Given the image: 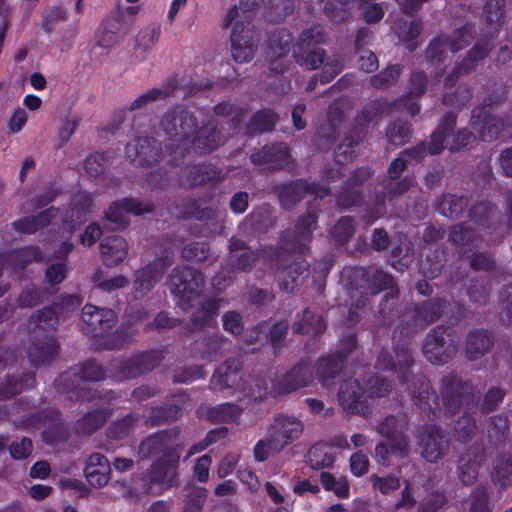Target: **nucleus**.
<instances>
[{"label": "nucleus", "instance_id": "obj_57", "mask_svg": "<svg viewBox=\"0 0 512 512\" xmlns=\"http://www.w3.org/2000/svg\"><path fill=\"white\" fill-rule=\"evenodd\" d=\"M208 490L204 487H192L184 501L183 512H202Z\"/></svg>", "mask_w": 512, "mask_h": 512}, {"label": "nucleus", "instance_id": "obj_33", "mask_svg": "<svg viewBox=\"0 0 512 512\" xmlns=\"http://www.w3.org/2000/svg\"><path fill=\"white\" fill-rule=\"evenodd\" d=\"M409 391L413 403L425 412H430L438 404L436 392L432 390L429 381L422 374L412 377Z\"/></svg>", "mask_w": 512, "mask_h": 512}, {"label": "nucleus", "instance_id": "obj_46", "mask_svg": "<svg viewBox=\"0 0 512 512\" xmlns=\"http://www.w3.org/2000/svg\"><path fill=\"white\" fill-rule=\"evenodd\" d=\"M470 221L477 226L489 228L499 220L500 212L489 202H479L469 210Z\"/></svg>", "mask_w": 512, "mask_h": 512}, {"label": "nucleus", "instance_id": "obj_29", "mask_svg": "<svg viewBox=\"0 0 512 512\" xmlns=\"http://www.w3.org/2000/svg\"><path fill=\"white\" fill-rule=\"evenodd\" d=\"M83 472L91 487L102 488L110 480L111 465L106 456L96 452L86 458Z\"/></svg>", "mask_w": 512, "mask_h": 512}, {"label": "nucleus", "instance_id": "obj_11", "mask_svg": "<svg viewBox=\"0 0 512 512\" xmlns=\"http://www.w3.org/2000/svg\"><path fill=\"white\" fill-rule=\"evenodd\" d=\"M162 360L161 353L149 351L125 359L114 360L111 376L117 381L137 377L154 369Z\"/></svg>", "mask_w": 512, "mask_h": 512}, {"label": "nucleus", "instance_id": "obj_10", "mask_svg": "<svg viewBox=\"0 0 512 512\" xmlns=\"http://www.w3.org/2000/svg\"><path fill=\"white\" fill-rule=\"evenodd\" d=\"M473 38L471 25H465L453 32L451 36H438L432 40L426 49V59L432 65L445 61L448 53H456L465 48Z\"/></svg>", "mask_w": 512, "mask_h": 512}, {"label": "nucleus", "instance_id": "obj_58", "mask_svg": "<svg viewBox=\"0 0 512 512\" xmlns=\"http://www.w3.org/2000/svg\"><path fill=\"white\" fill-rule=\"evenodd\" d=\"M276 122L275 114L270 110H262L254 114L249 124L250 133H263L272 130Z\"/></svg>", "mask_w": 512, "mask_h": 512}, {"label": "nucleus", "instance_id": "obj_9", "mask_svg": "<svg viewBox=\"0 0 512 512\" xmlns=\"http://www.w3.org/2000/svg\"><path fill=\"white\" fill-rule=\"evenodd\" d=\"M323 42L324 34L321 27L315 26L303 31L293 51L295 61L309 70L320 67L324 63L325 51L318 45Z\"/></svg>", "mask_w": 512, "mask_h": 512}, {"label": "nucleus", "instance_id": "obj_44", "mask_svg": "<svg viewBox=\"0 0 512 512\" xmlns=\"http://www.w3.org/2000/svg\"><path fill=\"white\" fill-rule=\"evenodd\" d=\"M200 416L213 422H232L241 414V409L233 403H225L215 407H201Z\"/></svg>", "mask_w": 512, "mask_h": 512}, {"label": "nucleus", "instance_id": "obj_38", "mask_svg": "<svg viewBox=\"0 0 512 512\" xmlns=\"http://www.w3.org/2000/svg\"><path fill=\"white\" fill-rule=\"evenodd\" d=\"M342 112L334 106L329 107L328 124L322 126L316 133L315 142L320 149H328L339 135Z\"/></svg>", "mask_w": 512, "mask_h": 512}, {"label": "nucleus", "instance_id": "obj_2", "mask_svg": "<svg viewBox=\"0 0 512 512\" xmlns=\"http://www.w3.org/2000/svg\"><path fill=\"white\" fill-rule=\"evenodd\" d=\"M198 126L195 115L182 107L168 110L160 121L161 130L169 139L177 143L175 154H183L188 148V139L194 134Z\"/></svg>", "mask_w": 512, "mask_h": 512}, {"label": "nucleus", "instance_id": "obj_60", "mask_svg": "<svg viewBox=\"0 0 512 512\" xmlns=\"http://www.w3.org/2000/svg\"><path fill=\"white\" fill-rule=\"evenodd\" d=\"M181 416V410L176 405L154 407L151 409L147 421L152 425H158L170 420H177Z\"/></svg>", "mask_w": 512, "mask_h": 512}, {"label": "nucleus", "instance_id": "obj_20", "mask_svg": "<svg viewBox=\"0 0 512 512\" xmlns=\"http://www.w3.org/2000/svg\"><path fill=\"white\" fill-rule=\"evenodd\" d=\"M172 265V259L168 256L158 258L144 268L136 271L134 290L136 297L144 296L156 283L160 281L165 270Z\"/></svg>", "mask_w": 512, "mask_h": 512}, {"label": "nucleus", "instance_id": "obj_28", "mask_svg": "<svg viewBox=\"0 0 512 512\" xmlns=\"http://www.w3.org/2000/svg\"><path fill=\"white\" fill-rule=\"evenodd\" d=\"M242 368L236 359L225 360L214 372L211 378V385L215 390L241 389L242 387Z\"/></svg>", "mask_w": 512, "mask_h": 512}, {"label": "nucleus", "instance_id": "obj_1", "mask_svg": "<svg viewBox=\"0 0 512 512\" xmlns=\"http://www.w3.org/2000/svg\"><path fill=\"white\" fill-rule=\"evenodd\" d=\"M342 277L348 279L350 298L355 307L365 306L369 295H374L384 289H391L380 303V313L386 317L392 310L389 302L398 297V290L394 288L391 275L377 270L370 276L365 268H345Z\"/></svg>", "mask_w": 512, "mask_h": 512}, {"label": "nucleus", "instance_id": "obj_8", "mask_svg": "<svg viewBox=\"0 0 512 512\" xmlns=\"http://www.w3.org/2000/svg\"><path fill=\"white\" fill-rule=\"evenodd\" d=\"M316 223L317 216L314 212H308L299 218L293 232H284L281 235L275 251L276 256L281 257L285 253H306L312 239V232L316 229Z\"/></svg>", "mask_w": 512, "mask_h": 512}, {"label": "nucleus", "instance_id": "obj_35", "mask_svg": "<svg viewBox=\"0 0 512 512\" xmlns=\"http://www.w3.org/2000/svg\"><path fill=\"white\" fill-rule=\"evenodd\" d=\"M493 336L486 330L470 331L465 340V355L468 360H477L489 353L493 347Z\"/></svg>", "mask_w": 512, "mask_h": 512}, {"label": "nucleus", "instance_id": "obj_51", "mask_svg": "<svg viewBox=\"0 0 512 512\" xmlns=\"http://www.w3.org/2000/svg\"><path fill=\"white\" fill-rule=\"evenodd\" d=\"M240 390L254 401L265 399L268 394L274 395L272 388L268 387L267 379L263 376H253L245 380Z\"/></svg>", "mask_w": 512, "mask_h": 512}, {"label": "nucleus", "instance_id": "obj_50", "mask_svg": "<svg viewBox=\"0 0 512 512\" xmlns=\"http://www.w3.org/2000/svg\"><path fill=\"white\" fill-rule=\"evenodd\" d=\"M263 0H240L239 5L232 7L226 15L224 26L228 27L234 21H251V13L256 10Z\"/></svg>", "mask_w": 512, "mask_h": 512}, {"label": "nucleus", "instance_id": "obj_13", "mask_svg": "<svg viewBox=\"0 0 512 512\" xmlns=\"http://www.w3.org/2000/svg\"><path fill=\"white\" fill-rule=\"evenodd\" d=\"M394 340V355L382 351L376 360V367L382 370H391L397 373L401 383H408L410 369L414 364V358L409 344L404 341L400 343L396 340V335L393 336Z\"/></svg>", "mask_w": 512, "mask_h": 512}, {"label": "nucleus", "instance_id": "obj_19", "mask_svg": "<svg viewBox=\"0 0 512 512\" xmlns=\"http://www.w3.org/2000/svg\"><path fill=\"white\" fill-rule=\"evenodd\" d=\"M81 317L85 332L94 336L104 335L117 322L116 315L111 309L99 308L92 304L83 307Z\"/></svg>", "mask_w": 512, "mask_h": 512}, {"label": "nucleus", "instance_id": "obj_32", "mask_svg": "<svg viewBox=\"0 0 512 512\" xmlns=\"http://www.w3.org/2000/svg\"><path fill=\"white\" fill-rule=\"evenodd\" d=\"M217 127L218 122L211 119L200 129H196L189 142L192 149L199 154H205L215 150L221 143V135Z\"/></svg>", "mask_w": 512, "mask_h": 512}, {"label": "nucleus", "instance_id": "obj_61", "mask_svg": "<svg viewBox=\"0 0 512 512\" xmlns=\"http://www.w3.org/2000/svg\"><path fill=\"white\" fill-rule=\"evenodd\" d=\"M477 429L475 419L465 412L454 425V434L460 441H468Z\"/></svg>", "mask_w": 512, "mask_h": 512}, {"label": "nucleus", "instance_id": "obj_39", "mask_svg": "<svg viewBox=\"0 0 512 512\" xmlns=\"http://www.w3.org/2000/svg\"><path fill=\"white\" fill-rule=\"evenodd\" d=\"M219 311V302L216 299L206 300L201 307L193 314L190 325L191 330H201L205 327L217 325L216 317Z\"/></svg>", "mask_w": 512, "mask_h": 512}, {"label": "nucleus", "instance_id": "obj_22", "mask_svg": "<svg viewBox=\"0 0 512 512\" xmlns=\"http://www.w3.org/2000/svg\"><path fill=\"white\" fill-rule=\"evenodd\" d=\"M313 378V371L308 364L299 363L272 385L275 396L285 395L307 386Z\"/></svg>", "mask_w": 512, "mask_h": 512}, {"label": "nucleus", "instance_id": "obj_41", "mask_svg": "<svg viewBox=\"0 0 512 512\" xmlns=\"http://www.w3.org/2000/svg\"><path fill=\"white\" fill-rule=\"evenodd\" d=\"M308 264L304 259H298L288 267L279 268L276 272L281 289L292 291L297 285V279L307 270Z\"/></svg>", "mask_w": 512, "mask_h": 512}, {"label": "nucleus", "instance_id": "obj_47", "mask_svg": "<svg viewBox=\"0 0 512 512\" xmlns=\"http://www.w3.org/2000/svg\"><path fill=\"white\" fill-rule=\"evenodd\" d=\"M506 12L505 0H487L483 7V19L498 31L506 22Z\"/></svg>", "mask_w": 512, "mask_h": 512}, {"label": "nucleus", "instance_id": "obj_52", "mask_svg": "<svg viewBox=\"0 0 512 512\" xmlns=\"http://www.w3.org/2000/svg\"><path fill=\"white\" fill-rule=\"evenodd\" d=\"M479 461L470 452L461 456L458 462L459 478L464 485H472L478 476Z\"/></svg>", "mask_w": 512, "mask_h": 512}, {"label": "nucleus", "instance_id": "obj_54", "mask_svg": "<svg viewBox=\"0 0 512 512\" xmlns=\"http://www.w3.org/2000/svg\"><path fill=\"white\" fill-rule=\"evenodd\" d=\"M408 429V418L406 415L387 416L377 424L376 430L386 438L405 432Z\"/></svg>", "mask_w": 512, "mask_h": 512}, {"label": "nucleus", "instance_id": "obj_45", "mask_svg": "<svg viewBox=\"0 0 512 512\" xmlns=\"http://www.w3.org/2000/svg\"><path fill=\"white\" fill-rule=\"evenodd\" d=\"M468 206V199L464 196L443 194L436 200V209L445 217H458Z\"/></svg>", "mask_w": 512, "mask_h": 512}, {"label": "nucleus", "instance_id": "obj_18", "mask_svg": "<svg viewBox=\"0 0 512 512\" xmlns=\"http://www.w3.org/2000/svg\"><path fill=\"white\" fill-rule=\"evenodd\" d=\"M418 444L421 456L431 463L437 462L448 451V441L436 426L424 427L419 433Z\"/></svg>", "mask_w": 512, "mask_h": 512}, {"label": "nucleus", "instance_id": "obj_62", "mask_svg": "<svg viewBox=\"0 0 512 512\" xmlns=\"http://www.w3.org/2000/svg\"><path fill=\"white\" fill-rule=\"evenodd\" d=\"M92 203L91 195L83 193L79 195L77 205L71 209L70 214L67 215L66 220L70 219L71 226L74 228L75 224H81L87 220V213L89 212Z\"/></svg>", "mask_w": 512, "mask_h": 512}, {"label": "nucleus", "instance_id": "obj_59", "mask_svg": "<svg viewBox=\"0 0 512 512\" xmlns=\"http://www.w3.org/2000/svg\"><path fill=\"white\" fill-rule=\"evenodd\" d=\"M355 232L354 221L351 217H342L332 228L331 237L338 244H345Z\"/></svg>", "mask_w": 512, "mask_h": 512}, {"label": "nucleus", "instance_id": "obj_23", "mask_svg": "<svg viewBox=\"0 0 512 512\" xmlns=\"http://www.w3.org/2000/svg\"><path fill=\"white\" fill-rule=\"evenodd\" d=\"M494 44L490 38L480 39L469 51L468 55L457 64L445 79L446 86H453L458 77L472 71L477 62L484 59L491 52Z\"/></svg>", "mask_w": 512, "mask_h": 512}, {"label": "nucleus", "instance_id": "obj_25", "mask_svg": "<svg viewBox=\"0 0 512 512\" xmlns=\"http://www.w3.org/2000/svg\"><path fill=\"white\" fill-rule=\"evenodd\" d=\"M127 156L140 166L156 164L161 159V148L151 137L138 138L126 147Z\"/></svg>", "mask_w": 512, "mask_h": 512}, {"label": "nucleus", "instance_id": "obj_27", "mask_svg": "<svg viewBox=\"0 0 512 512\" xmlns=\"http://www.w3.org/2000/svg\"><path fill=\"white\" fill-rule=\"evenodd\" d=\"M307 193H311L318 198H323L328 195L329 188L316 183L308 184L304 181L289 183L280 191L279 198L281 205L286 209H290Z\"/></svg>", "mask_w": 512, "mask_h": 512}, {"label": "nucleus", "instance_id": "obj_34", "mask_svg": "<svg viewBox=\"0 0 512 512\" xmlns=\"http://www.w3.org/2000/svg\"><path fill=\"white\" fill-rule=\"evenodd\" d=\"M126 32L121 15L117 12L108 16L100 25L97 43L102 48H111L126 35Z\"/></svg>", "mask_w": 512, "mask_h": 512}, {"label": "nucleus", "instance_id": "obj_55", "mask_svg": "<svg viewBox=\"0 0 512 512\" xmlns=\"http://www.w3.org/2000/svg\"><path fill=\"white\" fill-rule=\"evenodd\" d=\"M189 171L197 173V176L188 177L185 180V183L189 185H200L221 178V172L212 165H193Z\"/></svg>", "mask_w": 512, "mask_h": 512}, {"label": "nucleus", "instance_id": "obj_7", "mask_svg": "<svg viewBox=\"0 0 512 512\" xmlns=\"http://www.w3.org/2000/svg\"><path fill=\"white\" fill-rule=\"evenodd\" d=\"M422 351L432 364L444 365L455 356L458 345L449 329L441 325L427 334Z\"/></svg>", "mask_w": 512, "mask_h": 512}, {"label": "nucleus", "instance_id": "obj_6", "mask_svg": "<svg viewBox=\"0 0 512 512\" xmlns=\"http://www.w3.org/2000/svg\"><path fill=\"white\" fill-rule=\"evenodd\" d=\"M455 125L456 115L454 113H447L441 118L436 130L431 135L430 154H439L445 148L451 152H458L474 140L473 134L467 129L459 130L452 135Z\"/></svg>", "mask_w": 512, "mask_h": 512}, {"label": "nucleus", "instance_id": "obj_15", "mask_svg": "<svg viewBox=\"0 0 512 512\" xmlns=\"http://www.w3.org/2000/svg\"><path fill=\"white\" fill-rule=\"evenodd\" d=\"M304 431L303 422L293 415L278 413L272 418L268 433L273 438L275 447L282 450L297 440Z\"/></svg>", "mask_w": 512, "mask_h": 512}, {"label": "nucleus", "instance_id": "obj_56", "mask_svg": "<svg viewBox=\"0 0 512 512\" xmlns=\"http://www.w3.org/2000/svg\"><path fill=\"white\" fill-rule=\"evenodd\" d=\"M411 134L410 125L400 120L391 123L386 130L388 142L396 146L405 144L410 139Z\"/></svg>", "mask_w": 512, "mask_h": 512}, {"label": "nucleus", "instance_id": "obj_49", "mask_svg": "<svg viewBox=\"0 0 512 512\" xmlns=\"http://www.w3.org/2000/svg\"><path fill=\"white\" fill-rule=\"evenodd\" d=\"M34 382V376L30 373L23 375L22 379L5 378L0 382V401L9 399L22 390L32 387Z\"/></svg>", "mask_w": 512, "mask_h": 512}, {"label": "nucleus", "instance_id": "obj_63", "mask_svg": "<svg viewBox=\"0 0 512 512\" xmlns=\"http://www.w3.org/2000/svg\"><path fill=\"white\" fill-rule=\"evenodd\" d=\"M359 144V137L357 139L352 136L345 137L335 150V161L338 164L350 162L355 157V148Z\"/></svg>", "mask_w": 512, "mask_h": 512}, {"label": "nucleus", "instance_id": "obj_53", "mask_svg": "<svg viewBox=\"0 0 512 512\" xmlns=\"http://www.w3.org/2000/svg\"><path fill=\"white\" fill-rule=\"evenodd\" d=\"M325 322L321 316L305 310L302 318L295 324L294 331L299 334L318 335L324 332Z\"/></svg>", "mask_w": 512, "mask_h": 512}, {"label": "nucleus", "instance_id": "obj_24", "mask_svg": "<svg viewBox=\"0 0 512 512\" xmlns=\"http://www.w3.org/2000/svg\"><path fill=\"white\" fill-rule=\"evenodd\" d=\"M293 37L285 29H281L272 34L269 39L267 56L270 61V70L276 74L284 73L287 65L283 58L286 57L291 49Z\"/></svg>", "mask_w": 512, "mask_h": 512}, {"label": "nucleus", "instance_id": "obj_16", "mask_svg": "<svg viewBox=\"0 0 512 512\" xmlns=\"http://www.w3.org/2000/svg\"><path fill=\"white\" fill-rule=\"evenodd\" d=\"M471 393L472 386L470 383L463 381V379L456 374H449L442 378L441 394L444 409L447 414H456Z\"/></svg>", "mask_w": 512, "mask_h": 512}, {"label": "nucleus", "instance_id": "obj_64", "mask_svg": "<svg viewBox=\"0 0 512 512\" xmlns=\"http://www.w3.org/2000/svg\"><path fill=\"white\" fill-rule=\"evenodd\" d=\"M450 241L457 246H468L476 241V233L469 224H458L450 232Z\"/></svg>", "mask_w": 512, "mask_h": 512}, {"label": "nucleus", "instance_id": "obj_26", "mask_svg": "<svg viewBox=\"0 0 512 512\" xmlns=\"http://www.w3.org/2000/svg\"><path fill=\"white\" fill-rule=\"evenodd\" d=\"M153 210L152 203L148 201H140L134 198H125L122 201L114 202L106 211V218L119 225L125 227L128 224V214L142 215Z\"/></svg>", "mask_w": 512, "mask_h": 512}, {"label": "nucleus", "instance_id": "obj_30", "mask_svg": "<svg viewBox=\"0 0 512 512\" xmlns=\"http://www.w3.org/2000/svg\"><path fill=\"white\" fill-rule=\"evenodd\" d=\"M471 125L484 141L496 139L505 127V123L501 118L491 115L482 108L473 110Z\"/></svg>", "mask_w": 512, "mask_h": 512}, {"label": "nucleus", "instance_id": "obj_42", "mask_svg": "<svg viewBox=\"0 0 512 512\" xmlns=\"http://www.w3.org/2000/svg\"><path fill=\"white\" fill-rule=\"evenodd\" d=\"M289 156V150L285 143H276L264 146L261 151L251 155L254 164L262 165L267 163L280 164Z\"/></svg>", "mask_w": 512, "mask_h": 512}, {"label": "nucleus", "instance_id": "obj_31", "mask_svg": "<svg viewBox=\"0 0 512 512\" xmlns=\"http://www.w3.org/2000/svg\"><path fill=\"white\" fill-rule=\"evenodd\" d=\"M456 306L459 310L461 309L456 303H451L445 299L426 301L415 308L416 325H419L421 328L426 327L444 314L452 312V308Z\"/></svg>", "mask_w": 512, "mask_h": 512}, {"label": "nucleus", "instance_id": "obj_17", "mask_svg": "<svg viewBox=\"0 0 512 512\" xmlns=\"http://www.w3.org/2000/svg\"><path fill=\"white\" fill-rule=\"evenodd\" d=\"M367 394L358 379L345 380L338 392V401L347 414L365 415L367 412Z\"/></svg>", "mask_w": 512, "mask_h": 512}, {"label": "nucleus", "instance_id": "obj_12", "mask_svg": "<svg viewBox=\"0 0 512 512\" xmlns=\"http://www.w3.org/2000/svg\"><path fill=\"white\" fill-rule=\"evenodd\" d=\"M230 36L231 55L238 63L252 60L258 47L259 38L251 21H234Z\"/></svg>", "mask_w": 512, "mask_h": 512}, {"label": "nucleus", "instance_id": "obj_36", "mask_svg": "<svg viewBox=\"0 0 512 512\" xmlns=\"http://www.w3.org/2000/svg\"><path fill=\"white\" fill-rule=\"evenodd\" d=\"M427 77L420 71H415L410 77L409 92L398 100L397 105L405 108L411 116L420 112V105L417 99L425 92Z\"/></svg>", "mask_w": 512, "mask_h": 512}, {"label": "nucleus", "instance_id": "obj_21", "mask_svg": "<svg viewBox=\"0 0 512 512\" xmlns=\"http://www.w3.org/2000/svg\"><path fill=\"white\" fill-rule=\"evenodd\" d=\"M342 346L345 351L321 358L317 363V375L321 384L325 387L330 385L333 379L341 371L344 359L348 352L356 346V338L349 335L342 340Z\"/></svg>", "mask_w": 512, "mask_h": 512}, {"label": "nucleus", "instance_id": "obj_37", "mask_svg": "<svg viewBox=\"0 0 512 512\" xmlns=\"http://www.w3.org/2000/svg\"><path fill=\"white\" fill-rule=\"evenodd\" d=\"M128 252L126 240L120 236L104 238L100 243V253L107 266H116L121 263Z\"/></svg>", "mask_w": 512, "mask_h": 512}, {"label": "nucleus", "instance_id": "obj_40", "mask_svg": "<svg viewBox=\"0 0 512 512\" xmlns=\"http://www.w3.org/2000/svg\"><path fill=\"white\" fill-rule=\"evenodd\" d=\"M57 215L58 210L54 207H50L41 211L37 216L25 217L13 222V227L18 232L32 234L40 228L48 225L51 219L55 218Z\"/></svg>", "mask_w": 512, "mask_h": 512}, {"label": "nucleus", "instance_id": "obj_5", "mask_svg": "<svg viewBox=\"0 0 512 512\" xmlns=\"http://www.w3.org/2000/svg\"><path fill=\"white\" fill-rule=\"evenodd\" d=\"M169 284L170 291L178 299V305L185 310L201 295L204 277L199 270L192 267H177L172 270Z\"/></svg>", "mask_w": 512, "mask_h": 512}, {"label": "nucleus", "instance_id": "obj_48", "mask_svg": "<svg viewBox=\"0 0 512 512\" xmlns=\"http://www.w3.org/2000/svg\"><path fill=\"white\" fill-rule=\"evenodd\" d=\"M108 416L109 413L106 409L87 413L76 422L75 430L78 434L90 435L105 424Z\"/></svg>", "mask_w": 512, "mask_h": 512}, {"label": "nucleus", "instance_id": "obj_43", "mask_svg": "<svg viewBox=\"0 0 512 512\" xmlns=\"http://www.w3.org/2000/svg\"><path fill=\"white\" fill-rule=\"evenodd\" d=\"M58 344L53 337L35 342L28 347V357L33 365H42L58 352Z\"/></svg>", "mask_w": 512, "mask_h": 512}, {"label": "nucleus", "instance_id": "obj_3", "mask_svg": "<svg viewBox=\"0 0 512 512\" xmlns=\"http://www.w3.org/2000/svg\"><path fill=\"white\" fill-rule=\"evenodd\" d=\"M179 428H170L150 434L138 446L141 459H172L180 458L184 446L179 442Z\"/></svg>", "mask_w": 512, "mask_h": 512}, {"label": "nucleus", "instance_id": "obj_14", "mask_svg": "<svg viewBox=\"0 0 512 512\" xmlns=\"http://www.w3.org/2000/svg\"><path fill=\"white\" fill-rule=\"evenodd\" d=\"M104 377L105 372L98 363L87 361L82 366L72 368L60 375L55 380V385L61 392H68L77 388L85 390L84 384L86 382L100 381Z\"/></svg>", "mask_w": 512, "mask_h": 512}, {"label": "nucleus", "instance_id": "obj_4", "mask_svg": "<svg viewBox=\"0 0 512 512\" xmlns=\"http://www.w3.org/2000/svg\"><path fill=\"white\" fill-rule=\"evenodd\" d=\"M180 458L154 459L143 475L142 489L158 496L179 484Z\"/></svg>", "mask_w": 512, "mask_h": 512}]
</instances>
